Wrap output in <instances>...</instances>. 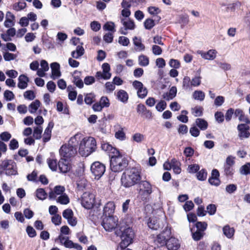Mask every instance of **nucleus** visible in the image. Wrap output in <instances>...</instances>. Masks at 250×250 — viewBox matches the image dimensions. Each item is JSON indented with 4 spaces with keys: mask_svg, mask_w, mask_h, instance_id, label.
<instances>
[{
    "mask_svg": "<svg viewBox=\"0 0 250 250\" xmlns=\"http://www.w3.org/2000/svg\"><path fill=\"white\" fill-rule=\"evenodd\" d=\"M197 178L200 181H204L207 177V172L204 169H202L197 172Z\"/></svg>",
    "mask_w": 250,
    "mask_h": 250,
    "instance_id": "6e6d98bb",
    "label": "nucleus"
},
{
    "mask_svg": "<svg viewBox=\"0 0 250 250\" xmlns=\"http://www.w3.org/2000/svg\"><path fill=\"white\" fill-rule=\"evenodd\" d=\"M73 216V212L71 209L67 208L65 209L62 212V216L67 220H68Z\"/></svg>",
    "mask_w": 250,
    "mask_h": 250,
    "instance_id": "338daca9",
    "label": "nucleus"
},
{
    "mask_svg": "<svg viewBox=\"0 0 250 250\" xmlns=\"http://www.w3.org/2000/svg\"><path fill=\"white\" fill-rule=\"evenodd\" d=\"M95 203V195L89 192L83 193L82 196V205L86 209L91 208Z\"/></svg>",
    "mask_w": 250,
    "mask_h": 250,
    "instance_id": "9d476101",
    "label": "nucleus"
},
{
    "mask_svg": "<svg viewBox=\"0 0 250 250\" xmlns=\"http://www.w3.org/2000/svg\"><path fill=\"white\" fill-rule=\"evenodd\" d=\"M99 103L103 107H107L110 105L109 99L105 96L102 97Z\"/></svg>",
    "mask_w": 250,
    "mask_h": 250,
    "instance_id": "69168bd1",
    "label": "nucleus"
},
{
    "mask_svg": "<svg viewBox=\"0 0 250 250\" xmlns=\"http://www.w3.org/2000/svg\"><path fill=\"white\" fill-rule=\"evenodd\" d=\"M193 98L195 100L203 101L205 98V94L202 91H195L193 94Z\"/></svg>",
    "mask_w": 250,
    "mask_h": 250,
    "instance_id": "13d9d810",
    "label": "nucleus"
},
{
    "mask_svg": "<svg viewBox=\"0 0 250 250\" xmlns=\"http://www.w3.org/2000/svg\"><path fill=\"white\" fill-rule=\"evenodd\" d=\"M91 171L95 179H99L105 171V166L99 162H95L91 166Z\"/></svg>",
    "mask_w": 250,
    "mask_h": 250,
    "instance_id": "1a4fd4ad",
    "label": "nucleus"
},
{
    "mask_svg": "<svg viewBox=\"0 0 250 250\" xmlns=\"http://www.w3.org/2000/svg\"><path fill=\"white\" fill-rule=\"evenodd\" d=\"M138 196L143 201L149 200L150 195L153 192L152 186L147 181H141L138 185Z\"/></svg>",
    "mask_w": 250,
    "mask_h": 250,
    "instance_id": "39448f33",
    "label": "nucleus"
},
{
    "mask_svg": "<svg viewBox=\"0 0 250 250\" xmlns=\"http://www.w3.org/2000/svg\"><path fill=\"white\" fill-rule=\"evenodd\" d=\"M42 41L43 45L47 49H52L55 48L54 42L53 41V39L49 37L47 35L46 36L42 35Z\"/></svg>",
    "mask_w": 250,
    "mask_h": 250,
    "instance_id": "6ab92c4d",
    "label": "nucleus"
},
{
    "mask_svg": "<svg viewBox=\"0 0 250 250\" xmlns=\"http://www.w3.org/2000/svg\"><path fill=\"white\" fill-rule=\"evenodd\" d=\"M96 148V141L93 137H85L81 141L79 152L82 156L86 157L95 151Z\"/></svg>",
    "mask_w": 250,
    "mask_h": 250,
    "instance_id": "20e7f679",
    "label": "nucleus"
},
{
    "mask_svg": "<svg viewBox=\"0 0 250 250\" xmlns=\"http://www.w3.org/2000/svg\"><path fill=\"white\" fill-rule=\"evenodd\" d=\"M42 128L41 126H39L34 128L33 132V136L36 139H40L42 136Z\"/></svg>",
    "mask_w": 250,
    "mask_h": 250,
    "instance_id": "603ef678",
    "label": "nucleus"
},
{
    "mask_svg": "<svg viewBox=\"0 0 250 250\" xmlns=\"http://www.w3.org/2000/svg\"><path fill=\"white\" fill-rule=\"evenodd\" d=\"M115 209V205L113 202H108L107 203L104 208V214L105 216H111Z\"/></svg>",
    "mask_w": 250,
    "mask_h": 250,
    "instance_id": "5701e85b",
    "label": "nucleus"
},
{
    "mask_svg": "<svg viewBox=\"0 0 250 250\" xmlns=\"http://www.w3.org/2000/svg\"><path fill=\"white\" fill-rule=\"evenodd\" d=\"M118 220L116 217L113 216H105L103 220L102 225L105 230L111 231L116 229Z\"/></svg>",
    "mask_w": 250,
    "mask_h": 250,
    "instance_id": "6e6552de",
    "label": "nucleus"
},
{
    "mask_svg": "<svg viewBox=\"0 0 250 250\" xmlns=\"http://www.w3.org/2000/svg\"><path fill=\"white\" fill-rule=\"evenodd\" d=\"M115 136L116 138L120 140L123 141L125 139V134L123 131V128H121L120 130H119L115 133Z\"/></svg>",
    "mask_w": 250,
    "mask_h": 250,
    "instance_id": "e2e57ef3",
    "label": "nucleus"
},
{
    "mask_svg": "<svg viewBox=\"0 0 250 250\" xmlns=\"http://www.w3.org/2000/svg\"><path fill=\"white\" fill-rule=\"evenodd\" d=\"M47 164L49 167V168L52 171H56L57 169V166L58 165V163H57V160L53 159H47Z\"/></svg>",
    "mask_w": 250,
    "mask_h": 250,
    "instance_id": "8fccbe9b",
    "label": "nucleus"
},
{
    "mask_svg": "<svg viewBox=\"0 0 250 250\" xmlns=\"http://www.w3.org/2000/svg\"><path fill=\"white\" fill-rule=\"evenodd\" d=\"M106 52L103 50H99L97 52V55L96 56L97 60L101 62L103 61L106 57Z\"/></svg>",
    "mask_w": 250,
    "mask_h": 250,
    "instance_id": "680f3d73",
    "label": "nucleus"
},
{
    "mask_svg": "<svg viewBox=\"0 0 250 250\" xmlns=\"http://www.w3.org/2000/svg\"><path fill=\"white\" fill-rule=\"evenodd\" d=\"M189 22L188 16L187 14H181L179 16L178 23L181 24V28L183 29Z\"/></svg>",
    "mask_w": 250,
    "mask_h": 250,
    "instance_id": "7c9ffc66",
    "label": "nucleus"
},
{
    "mask_svg": "<svg viewBox=\"0 0 250 250\" xmlns=\"http://www.w3.org/2000/svg\"><path fill=\"white\" fill-rule=\"evenodd\" d=\"M58 167L60 172L65 173L69 171L71 166L68 160L65 158H62L58 163Z\"/></svg>",
    "mask_w": 250,
    "mask_h": 250,
    "instance_id": "a211bd4d",
    "label": "nucleus"
},
{
    "mask_svg": "<svg viewBox=\"0 0 250 250\" xmlns=\"http://www.w3.org/2000/svg\"><path fill=\"white\" fill-rule=\"evenodd\" d=\"M121 22L123 25L125 30H133L136 27L134 20L130 18H129L127 21H125V19H122Z\"/></svg>",
    "mask_w": 250,
    "mask_h": 250,
    "instance_id": "aec40b11",
    "label": "nucleus"
},
{
    "mask_svg": "<svg viewBox=\"0 0 250 250\" xmlns=\"http://www.w3.org/2000/svg\"><path fill=\"white\" fill-rule=\"evenodd\" d=\"M134 87L137 90V94L141 98H145L147 93V89L145 87L143 83L138 81H135L133 83Z\"/></svg>",
    "mask_w": 250,
    "mask_h": 250,
    "instance_id": "4468645a",
    "label": "nucleus"
},
{
    "mask_svg": "<svg viewBox=\"0 0 250 250\" xmlns=\"http://www.w3.org/2000/svg\"><path fill=\"white\" fill-rule=\"evenodd\" d=\"M115 234L121 237L122 241L120 246L122 249H125L132 243L134 237V232L132 229L127 226H120L119 229L116 230Z\"/></svg>",
    "mask_w": 250,
    "mask_h": 250,
    "instance_id": "7ed1b4c3",
    "label": "nucleus"
},
{
    "mask_svg": "<svg viewBox=\"0 0 250 250\" xmlns=\"http://www.w3.org/2000/svg\"><path fill=\"white\" fill-rule=\"evenodd\" d=\"M2 49L4 52H8L9 51L15 52L16 51L17 47L14 43L8 42L2 45Z\"/></svg>",
    "mask_w": 250,
    "mask_h": 250,
    "instance_id": "f704fd0d",
    "label": "nucleus"
},
{
    "mask_svg": "<svg viewBox=\"0 0 250 250\" xmlns=\"http://www.w3.org/2000/svg\"><path fill=\"white\" fill-rule=\"evenodd\" d=\"M191 80L189 77H185L183 80V87L186 90H190L191 87Z\"/></svg>",
    "mask_w": 250,
    "mask_h": 250,
    "instance_id": "3c124183",
    "label": "nucleus"
},
{
    "mask_svg": "<svg viewBox=\"0 0 250 250\" xmlns=\"http://www.w3.org/2000/svg\"><path fill=\"white\" fill-rule=\"evenodd\" d=\"M223 231L224 234L228 238H232L234 233V229L228 225L224 227Z\"/></svg>",
    "mask_w": 250,
    "mask_h": 250,
    "instance_id": "473e14b6",
    "label": "nucleus"
},
{
    "mask_svg": "<svg viewBox=\"0 0 250 250\" xmlns=\"http://www.w3.org/2000/svg\"><path fill=\"white\" fill-rule=\"evenodd\" d=\"M18 86L20 89H25L27 86V83L29 79L24 75H21L19 76Z\"/></svg>",
    "mask_w": 250,
    "mask_h": 250,
    "instance_id": "a878e982",
    "label": "nucleus"
},
{
    "mask_svg": "<svg viewBox=\"0 0 250 250\" xmlns=\"http://www.w3.org/2000/svg\"><path fill=\"white\" fill-rule=\"evenodd\" d=\"M3 57L5 62H10L16 60L18 57V55L16 54H13L9 52H3Z\"/></svg>",
    "mask_w": 250,
    "mask_h": 250,
    "instance_id": "e433bc0d",
    "label": "nucleus"
},
{
    "mask_svg": "<svg viewBox=\"0 0 250 250\" xmlns=\"http://www.w3.org/2000/svg\"><path fill=\"white\" fill-rule=\"evenodd\" d=\"M195 124L202 130H205L208 126V124L206 121L203 119L198 118L195 121Z\"/></svg>",
    "mask_w": 250,
    "mask_h": 250,
    "instance_id": "72a5a7b5",
    "label": "nucleus"
},
{
    "mask_svg": "<svg viewBox=\"0 0 250 250\" xmlns=\"http://www.w3.org/2000/svg\"><path fill=\"white\" fill-rule=\"evenodd\" d=\"M179 240L175 237H169L166 243V246L169 250H177L180 247Z\"/></svg>",
    "mask_w": 250,
    "mask_h": 250,
    "instance_id": "f3484780",
    "label": "nucleus"
},
{
    "mask_svg": "<svg viewBox=\"0 0 250 250\" xmlns=\"http://www.w3.org/2000/svg\"><path fill=\"white\" fill-rule=\"evenodd\" d=\"M91 29L94 32H98L101 29V24L96 21H92L90 23Z\"/></svg>",
    "mask_w": 250,
    "mask_h": 250,
    "instance_id": "09e8293b",
    "label": "nucleus"
},
{
    "mask_svg": "<svg viewBox=\"0 0 250 250\" xmlns=\"http://www.w3.org/2000/svg\"><path fill=\"white\" fill-rule=\"evenodd\" d=\"M116 96L118 100L124 103H126L128 99V96L127 92L122 89L120 90L117 92Z\"/></svg>",
    "mask_w": 250,
    "mask_h": 250,
    "instance_id": "bb28decb",
    "label": "nucleus"
},
{
    "mask_svg": "<svg viewBox=\"0 0 250 250\" xmlns=\"http://www.w3.org/2000/svg\"><path fill=\"white\" fill-rule=\"evenodd\" d=\"M101 147L108 154L110 158V168L112 171L120 172L127 167L128 163L126 159L116 148L108 143L102 144Z\"/></svg>",
    "mask_w": 250,
    "mask_h": 250,
    "instance_id": "f257e3e1",
    "label": "nucleus"
},
{
    "mask_svg": "<svg viewBox=\"0 0 250 250\" xmlns=\"http://www.w3.org/2000/svg\"><path fill=\"white\" fill-rule=\"evenodd\" d=\"M132 139L133 141L140 143L145 140V136L140 133H136L132 136Z\"/></svg>",
    "mask_w": 250,
    "mask_h": 250,
    "instance_id": "864d4df0",
    "label": "nucleus"
},
{
    "mask_svg": "<svg viewBox=\"0 0 250 250\" xmlns=\"http://www.w3.org/2000/svg\"><path fill=\"white\" fill-rule=\"evenodd\" d=\"M103 29L105 31L114 33L116 32V26L114 22L106 21L103 26Z\"/></svg>",
    "mask_w": 250,
    "mask_h": 250,
    "instance_id": "cd10ccee",
    "label": "nucleus"
},
{
    "mask_svg": "<svg viewBox=\"0 0 250 250\" xmlns=\"http://www.w3.org/2000/svg\"><path fill=\"white\" fill-rule=\"evenodd\" d=\"M27 7V4L24 1H19L13 5V8L16 11H19L24 10Z\"/></svg>",
    "mask_w": 250,
    "mask_h": 250,
    "instance_id": "a19ab883",
    "label": "nucleus"
},
{
    "mask_svg": "<svg viewBox=\"0 0 250 250\" xmlns=\"http://www.w3.org/2000/svg\"><path fill=\"white\" fill-rule=\"evenodd\" d=\"M143 24L146 30H150L156 25L155 20L152 18H148L144 21Z\"/></svg>",
    "mask_w": 250,
    "mask_h": 250,
    "instance_id": "c756f323",
    "label": "nucleus"
},
{
    "mask_svg": "<svg viewBox=\"0 0 250 250\" xmlns=\"http://www.w3.org/2000/svg\"><path fill=\"white\" fill-rule=\"evenodd\" d=\"M0 167L7 175H15L18 174L17 165L13 160H5L3 161Z\"/></svg>",
    "mask_w": 250,
    "mask_h": 250,
    "instance_id": "0eeeda50",
    "label": "nucleus"
},
{
    "mask_svg": "<svg viewBox=\"0 0 250 250\" xmlns=\"http://www.w3.org/2000/svg\"><path fill=\"white\" fill-rule=\"evenodd\" d=\"M63 246L68 249L74 248L76 250H82V247L79 244L74 243L72 241L66 238V240L64 241Z\"/></svg>",
    "mask_w": 250,
    "mask_h": 250,
    "instance_id": "b1692460",
    "label": "nucleus"
},
{
    "mask_svg": "<svg viewBox=\"0 0 250 250\" xmlns=\"http://www.w3.org/2000/svg\"><path fill=\"white\" fill-rule=\"evenodd\" d=\"M36 196L39 199L43 200L47 197V193L43 188H38L36 191Z\"/></svg>",
    "mask_w": 250,
    "mask_h": 250,
    "instance_id": "79ce46f5",
    "label": "nucleus"
},
{
    "mask_svg": "<svg viewBox=\"0 0 250 250\" xmlns=\"http://www.w3.org/2000/svg\"><path fill=\"white\" fill-rule=\"evenodd\" d=\"M65 188L63 186H57L55 187L53 190L49 193V198L51 200L56 199L60 195L63 194Z\"/></svg>",
    "mask_w": 250,
    "mask_h": 250,
    "instance_id": "2eb2a0df",
    "label": "nucleus"
},
{
    "mask_svg": "<svg viewBox=\"0 0 250 250\" xmlns=\"http://www.w3.org/2000/svg\"><path fill=\"white\" fill-rule=\"evenodd\" d=\"M80 45H78L76 47L75 50L71 52V55L73 58L78 59L82 56L84 53V49L83 47V42H80Z\"/></svg>",
    "mask_w": 250,
    "mask_h": 250,
    "instance_id": "412c9836",
    "label": "nucleus"
},
{
    "mask_svg": "<svg viewBox=\"0 0 250 250\" xmlns=\"http://www.w3.org/2000/svg\"><path fill=\"white\" fill-rule=\"evenodd\" d=\"M118 43L123 46H127L130 43V41L126 37L120 36L119 37Z\"/></svg>",
    "mask_w": 250,
    "mask_h": 250,
    "instance_id": "4d7b16f0",
    "label": "nucleus"
},
{
    "mask_svg": "<svg viewBox=\"0 0 250 250\" xmlns=\"http://www.w3.org/2000/svg\"><path fill=\"white\" fill-rule=\"evenodd\" d=\"M241 6V3L239 1L235 2L228 4L227 6L225 8V11L227 12L229 11L234 12L236 8L240 7Z\"/></svg>",
    "mask_w": 250,
    "mask_h": 250,
    "instance_id": "58836bf2",
    "label": "nucleus"
},
{
    "mask_svg": "<svg viewBox=\"0 0 250 250\" xmlns=\"http://www.w3.org/2000/svg\"><path fill=\"white\" fill-rule=\"evenodd\" d=\"M61 156L65 159L74 156L77 153V147L68 145H64L60 149Z\"/></svg>",
    "mask_w": 250,
    "mask_h": 250,
    "instance_id": "9b49d317",
    "label": "nucleus"
},
{
    "mask_svg": "<svg viewBox=\"0 0 250 250\" xmlns=\"http://www.w3.org/2000/svg\"><path fill=\"white\" fill-rule=\"evenodd\" d=\"M196 227L197 230H200L203 232L207 229V224L205 222H198L196 224Z\"/></svg>",
    "mask_w": 250,
    "mask_h": 250,
    "instance_id": "0e129e2a",
    "label": "nucleus"
},
{
    "mask_svg": "<svg viewBox=\"0 0 250 250\" xmlns=\"http://www.w3.org/2000/svg\"><path fill=\"white\" fill-rule=\"evenodd\" d=\"M237 129L238 131V135L240 139L248 138L250 137V133L249 131L250 127L248 125L245 124H239L237 126Z\"/></svg>",
    "mask_w": 250,
    "mask_h": 250,
    "instance_id": "ddd939ff",
    "label": "nucleus"
},
{
    "mask_svg": "<svg viewBox=\"0 0 250 250\" xmlns=\"http://www.w3.org/2000/svg\"><path fill=\"white\" fill-rule=\"evenodd\" d=\"M52 70V74L53 76V79L59 77L61 76V72L60 71V64L59 63H51L50 65Z\"/></svg>",
    "mask_w": 250,
    "mask_h": 250,
    "instance_id": "c85d7f7f",
    "label": "nucleus"
},
{
    "mask_svg": "<svg viewBox=\"0 0 250 250\" xmlns=\"http://www.w3.org/2000/svg\"><path fill=\"white\" fill-rule=\"evenodd\" d=\"M171 234V230L170 229L166 228L165 229L153 240L154 245H152L149 247V250H154L156 247H160L166 245L167 240L168 239Z\"/></svg>",
    "mask_w": 250,
    "mask_h": 250,
    "instance_id": "423d86ee",
    "label": "nucleus"
},
{
    "mask_svg": "<svg viewBox=\"0 0 250 250\" xmlns=\"http://www.w3.org/2000/svg\"><path fill=\"white\" fill-rule=\"evenodd\" d=\"M152 52L154 55L159 56L162 53L163 50L160 46L155 44L152 46Z\"/></svg>",
    "mask_w": 250,
    "mask_h": 250,
    "instance_id": "052dcab7",
    "label": "nucleus"
},
{
    "mask_svg": "<svg viewBox=\"0 0 250 250\" xmlns=\"http://www.w3.org/2000/svg\"><path fill=\"white\" fill-rule=\"evenodd\" d=\"M53 126V123L52 122L49 123L47 127L45 129L43 135V140L44 142L49 141L51 136V129Z\"/></svg>",
    "mask_w": 250,
    "mask_h": 250,
    "instance_id": "393cba45",
    "label": "nucleus"
},
{
    "mask_svg": "<svg viewBox=\"0 0 250 250\" xmlns=\"http://www.w3.org/2000/svg\"><path fill=\"white\" fill-rule=\"evenodd\" d=\"M240 172L242 175L250 174V163H247L240 168Z\"/></svg>",
    "mask_w": 250,
    "mask_h": 250,
    "instance_id": "de8ad7c7",
    "label": "nucleus"
},
{
    "mask_svg": "<svg viewBox=\"0 0 250 250\" xmlns=\"http://www.w3.org/2000/svg\"><path fill=\"white\" fill-rule=\"evenodd\" d=\"M103 71H98L96 73V77L98 79H103L104 80L109 79L111 74L109 72L110 66L108 63H103L102 65Z\"/></svg>",
    "mask_w": 250,
    "mask_h": 250,
    "instance_id": "f8f14e48",
    "label": "nucleus"
},
{
    "mask_svg": "<svg viewBox=\"0 0 250 250\" xmlns=\"http://www.w3.org/2000/svg\"><path fill=\"white\" fill-rule=\"evenodd\" d=\"M200 169V167L198 164H193L189 165L188 168V172L194 173Z\"/></svg>",
    "mask_w": 250,
    "mask_h": 250,
    "instance_id": "774afa93",
    "label": "nucleus"
},
{
    "mask_svg": "<svg viewBox=\"0 0 250 250\" xmlns=\"http://www.w3.org/2000/svg\"><path fill=\"white\" fill-rule=\"evenodd\" d=\"M147 11L149 14L153 16H156L161 12V10L158 7L150 6L147 7Z\"/></svg>",
    "mask_w": 250,
    "mask_h": 250,
    "instance_id": "37998d69",
    "label": "nucleus"
},
{
    "mask_svg": "<svg viewBox=\"0 0 250 250\" xmlns=\"http://www.w3.org/2000/svg\"><path fill=\"white\" fill-rule=\"evenodd\" d=\"M40 102L36 100L34 102H32L29 106V111L31 113H35L39 107L40 106Z\"/></svg>",
    "mask_w": 250,
    "mask_h": 250,
    "instance_id": "c9c22d12",
    "label": "nucleus"
},
{
    "mask_svg": "<svg viewBox=\"0 0 250 250\" xmlns=\"http://www.w3.org/2000/svg\"><path fill=\"white\" fill-rule=\"evenodd\" d=\"M105 90L106 93H110L112 92L115 89V85L113 82H106L104 85Z\"/></svg>",
    "mask_w": 250,
    "mask_h": 250,
    "instance_id": "5fc2aeb1",
    "label": "nucleus"
},
{
    "mask_svg": "<svg viewBox=\"0 0 250 250\" xmlns=\"http://www.w3.org/2000/svg\"><path fill=\"white\" fill-rule=\"evenodd\" d=\"M56 199L57 202L63 205H66L69 202V199L65 193L60 195Z\"/></svg>",
    "mask_w": 250,
    "mask_h": 250,
    "instance_id": "a18cd8bd",
    "label": "nucleus"
},
{
    "mask_svg": "<svg viewBox=\"0 0 250 250\" xmlns=\"http://www.w3.org/2000/svg\"><path fill=\"white\" fill-rule=\"evenodd\" d=\"M197 52L201 55L202 58L210 61H212L215 58L217 53V51L215 49H210L207 51L199 50Z\"/></svg>",
    "mask_w": 250,
    "mask_h": 250,
    "instance_id": "dca6fc26",
    "label": "nucleus"
},
{
    "mask_svg": "<svg viewBox=\"0 0 250 250\" xmlns=\"http://www.w3.org/2000/svg\"><path fill=\"white\" fill-rule=\"evenodd\" d=\"M68 36L64 32H59L56 36V40L60 43H62L67 39Z\"/></svg>",
    "mask_w": 250,
    "mask_h": 250,
    "instance_id": "c03bdc74",
    "label": "nucleus"
},
{
    "mask_svg": "<svg viewBox=\"0 0 250 250\" xmlns=\"http://www.w3.org/2000/svg\"><path fill=\"white\" fill-rule=\"evenodd\" d=\"M171 168L175 174H179L181 171L180 163L175 159L171 160Z\"/></svg>",
    "mask_w": 250,
    "mask_h": 250,
    "instance_id": "2f4dec72",
    "label": "nucleus"
},
{
    "mask_svg": "<svg viewBox=\"0 0 250 250\" xmlns=\"http://www.w3.org/2000/svg\"><path fill=\"white\" fill-rule=\"evenodd\" d=\"M167 107V103L165 101L161 100L156 105L158 111L162 112Z\"/></svg>",
    "mask_w": 250,
    "mask_h": 250,
    "instance_id": "bf43d9fd",
    "label": "nucleus"
},
{
    "mask_svg": "<svg viewBox=\"0 0 250 250\" xmlns=\"http://www.w3.org/2000/svg\"><path fill=\"white\" fill-rule=\"evenodd\" d=\"M147 225L148 227L152 229L156 230L160 227L158 220L155 218H150Z\"/></svg>",
    "mask_w": 250,
    "mask_h": 250,
    "instance_id": "ea45409f",
    "label": "nucleus"
},
{
    "mask_svg": "<svg viewBox=\"0 0 250 250\" xmlns=\"http://www.w3.org/2000/svg\"><path fill=\"white\" fill-rule=\"evenodd\" d=\"M114 33L108 32L104 35L103 40L105 42V43H110L113 42L114 39Z\"/></svg>",
    "mask_w": 250,
    "mask_h": 250,
    "instance_id": "49530a36",
    "label": "nucleus"
},
{
    "mask_svg": "<svg viewBox=\"0 0 250 250\" xmlns=\"http://www.w3.org/2000/svg\"><path fill=\"white\" fill-rule=\"evenodd\" d=\"M142 177L140 171L136 167L126 169L122 174L121 181L125 188L132 187L141 181Z\"/></svg>",
    "mask_w": 250,
    "mask_h": 250,
    "instance_id": "f03ea898",
    "label": "nucleus"
},
{
    "mask_svg": "<svg viewBox=\"0 0 250 250\" xmlns=\"http://www.w3.org/2000/svg\"><path fill=\"white\" fill-rule=\"evenodd\" d=\"M133 43L135 47V49L137 51H142L145 49V46L142 43L141 38L135 36L133 38Z\"/></svg>",
    "mask_w": 250,
    "mask_h": 250,
    "instance_id": "4be33fe9",
    "label": "nucleus"
},
{
    "mask_svg": "<svg viewBox=\"0 0 250 250\" xmlns=\"http://www.w3.org/2000/svg\"><path fill=\"white\" fill-rule=\"evenodd\" d=\"M81 136L82 135L81 134H76L70 139L67 145L74 146L77 147V145L79 141L81 139Z\"/></svg>",
    "mask_w": 250,
    "mask_h": 250,
    "instance_id": "4c0bfd02",
    "label": "nucleus"
}]
</instances>
